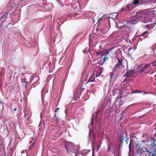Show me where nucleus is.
<instances>
[{
	"instance_id": "nucleus-24",
	"label": "nucleus",
	"mask_w": 156,
	"mask_h": 156,
	"mask_svg": "<svg viewBox=\"0 0 156 156\" xmlns=\"http://www.w3.org/2000/svg\"><path fill=\"white\" fill-rule=\"evenodd\" d=\"M59 110V108H57V109L56 110V111H55V112L56 111H57V110Z\"/></svg>"
},
{
	"instance_id": "nucleus-25",
	"label": "nucleus",
	"mask_w": 156,
	"mask_h": 156,
	"mask_svg": "<svg viewBox=\"0 0 156 156\" xmlns=\"http://www.w3.org/2000/svg\"><path fill=\"white\" fill-rule=\"evenodd\" d=\"M147 94V93H144V92H143V94Z\"/></svg>"
},
{
	"instance_id": "nucleus-6",
	"label": "nucleus",
	"mask_w": 156,
	"mask_h": 156,
	"mask_svg": "<svg viewBox=\"0 0 156 156\" xmlns=\"http://www.w3.org/2000/svg\"><path fill=\"white\" fill-rule=\"evenodd\" d=\"M117 60L118 61V63L116 64V66L114 67V68L113 69V73H114L116 70L119 71L120 69H121L123 68V66L121 62L119 60V58H118Z\"/></svg>"
},
{
	"instance_id": "nucleus-4",
	"label": "nucleus",
	"mask_w": 156,
	"mask_h": 156,
	"mask_svg": "<svg viewBox=\"0 0 156 156\" xmlns=\"http://www.w3.org/2000/svg\"><path fill=\"white\" fill-rule=\"evenodd\" d=\"M108 54V52L105 51L97 52V55L98 57L101 58V60L102 64H103L105 61L108 59V58L107 56Z\"/></svg>"
},
{
	"instance_id": "nucleus-30",
	"label": "nucleus",
	"mask_w": 156,
	"mask_h": 156,
	"mask_svg": "<svg viewBox=\"0 0 156 156\" xmlns=\"http://www.w3.org/2000/svg\"><path fill=\"white\" fill-rule=\"evenodd\" d=\"M125 80H124V82H125Z\"/></svg>"
},
{
	"instance_id": "nucleus-21",
	"label": "nucleus",
	"mask_w": 156,
	"mask_h": 156,
	"mask_svg": "<svg viewBox=\"0 0 156 156\" xmlns=\"http://www.w3.org/2000/svg\"><path fill=\"white\" fill-rule=\"evenodd\" d=\"M125 10V9H124V8H122L121 10V11H120V12H122V11H123L124 10Z\"/></svg>"
},
{
	"instance_id": "nucleus-18",
	"label": "nucleus",
	"mask_w": 156,
	"mask_h": 156,
	"mask_svg": "<svg viewBox=\"0 0 156 156\" xmlns=\"http://www.w3.org/2000/svg\"><path fill=\"white\" fill-rule=\"evenodd\" d=\"M34 145V143H33L29 147V149H30Z\"/></svg>"
},
{
	"instance_id": "nucleus-27",
	"label": "nucleus",
	"mask_w": 156,
	"mask_h": 156,
	"mask_svg": "<svg viewBox=\"0 0 156 156\" xmlns=\"http://www.w3.org/2000/svg\"><path fill=\"white\" fill-rule=\"evenodd\" d=\"M16 108H15L14 109V111H16Z\"/></svg>"
},
{
	"instance_id": "nucleus-23",
	"label": "nucleus",
	"mask_w": 156,
	"mask_h": 156,
	"mask_svg": "<svg viewBox=\"0 0 156 156\" xmlns=\"http://www.w3.org/2000/svg\"><path fill=\"white\" fill-rule=\"evenodd\" d=\"M24 152H25V151L24 150L22 151H21V153L22 154H23V153H24Z\"/></svg>"
},
{
	"instance_id": "nucleus-9",
	"label": "nucleus",
	"mask_w": 156,
	"mask_h": 156,
	"mask_svg": "<svg viewBox=\"0 0 156 156\" xmlns=\"http://www.w3.org/2000/svg\"><path fill=\"white\" fill-rule=\"evenodd\" d=\"M111 16V17H110L109 18L115 20L117 18V14L116 13H114L112 14Z\"/></svg>"
},
{
	"instance_id": "nucleus-22",
	"label": "nucleus",
	"mask_w": 156,
	"mask_h": 156,
	"mask_svg": "<svg viewBox=\"0 0 156 156\" xmlns=\"http://www.w3.org/2000/svg\"><path fill=\"white\" fill-rule=\"evenodd\" d=\"M150 156H155V153H153Z\"/></svg>"
},
{
	"instance_id": "nucleus-10",
	"label": "nucleus",
	"mask_w": 156,
	"mask_h": 156,
	"mask_svg": "<svg viewBox=\"0 0 156 156\" xmlns=\"http://www.w3.org/2000/svg\"><path fill=\"white\" fill-rule=\"evenodd\" d=\"M47 92H48V91L47 90L46 88H44L42 90V91H41V99L42 100L43 96V94L44 93H46Z\"/></svg>"
},
{
	"instance_id": "nucleus-19",
	"label": "nucleus",
	"mask_w": 156,
	"mask_h": 156,
	"mask_svg": "<svg viewBox=\"0 0 156 156\" xmlns=\"http://www.w3.org/2000/svg\"><path fill=\"white\" fill-rule=\"evenodd\" d=\"M102 18H100L99 20H98V22L99 23H100V21L102 20Z\"/></svg>"
},
{
	"instance_id": "nucleus-5",
	"label": "nucleus",
	"mask_w": 156,
	"mask_h": 156,
	"mask_svg": "<svg viewBox=\"0 0 156 156\" xmlns=\"http://www.w3.org/2000/svg\"><path fill=\"white\" fill-rule=\"evenodd\" d=\"M65 147L67 152H73L74 151V149L75 148V146L72 142H68L65 144Z\"/></svg>"
},
{
	"instance_id": "nucleus-8",
	"label": "nucleus",
	"mask_w": 156,
	"mask_h": 156,
	"mask_svg": "<svg viewBox=\"0 0 156 156\" xmlns=\"http://www.w3.org/2000/svg\"><path fill=\"white\" fill-rule=\"evenodd\" d=\"M145 2V0H134L133 3L134 5L141 4Z\"/></svg>"
},
{
	"instance_id": "nucleus-29",
	"label": "nucleus",
	"mask_w": 156,
	"mask_h": 156,
	"mask_svg": "<svg viewBox=\"0 0 156 156\" xmlns=\"http://www.w3.org/2000/svg\"><path fill=\"white\" fill-rule=\"evenodd\" d=\"M126 50H124V51H126Z\"/></svg>"
},
{
	"instance_id": "nucleus-14",
	"label": "nucleus",
	"mask_w": 156,
	"mask_h": 156,
	"mask_svg": "<svg viewBox=\"0 0 156 156\" xmlns=\"http://www.w3.org/2000/svg\"><path fill=\"white\" fill-rule=\"evenodd\" d=\"M8 13H7L5 15H3V16H2L1 17V19L3 18V19H5L7 17V14Z\"/></svg>"
},
{
	"instance_id": "nucleus-15",
	"label": "nucleus",
	"mask_w": 156,
	"mask_h": 156,
	"mask_svg": "<svg viewBox=\"0 0 156 156\" xmlns=\"http://www.w3.org/2000/svg\"><path fill=\"white\" fill-rule=\"evenodd\" d=\"M54 117H55L56 119L58 121V119H59V118H58V116L56 115V113H55L54 115Z\"/></svg>"
},
{
	"instance_id": "nucleus-26",
	"label": "nucleus",
	"mask_w": 156,
	"mask_h": 156,
	"mask_svg": "<svg viewBox=\"0 0 156 156\" xmlns=\"http://www.w3.org/2000/svg\"><path fill=\"white\" fill-rule=\"evenodd\" d=\"M130 6V5H128L127 6V8H129V7Z\"/></svg>"
},
{
	"instance_id": "nucleus-12",
	"label": "nucleus",
	"mask_w": 156,
	"mask_h": 156,
	"mask_svg": "<svg viewBox=\"0 0 156 156\" xmlns=\"http://www.w3.org/2000/svg\"><path fill=\"white\" fill-rule=\"evenodd\" d=\"M152 51L153 52V55L154 56L156 55V46L152 48Z\"/></svg>"
},
{
	"instance_id": "nucleus-17",
	"label": "nucleus",
	"mask_w": 156,
	"mask_h": 156,
	"mask_svg": "<svg viewBox=\"0 0 156 156\" xmlns=\"http://www.w3.org/2000/svg\"><path fill=\"white\" fill-rule=\"evenodd\" d=\"M74 5H79V4L78 3L76 2L74 4L72 5V6L73 7V8H74Z\"/></svg>"
},
{
	"instance_id": "nucleus-20",
	"label": "nucleus",
	"mask_w": 156,
	"mask_h": 156,
	"mask_svg": "<svg viewBox=\"0 0 156 156\" xmlns=\"http://www.w3.org/2000/svg\"><path fill=\"white\" fill-rule=\"evenodd\" d=\"M140 92H140V91H138V90H136V91H135L133 93H140Z\"/></svg>"
},
{
	"instance_id": "nucleus-16",
	"label": "nucleus",
	"mask_w": 156,
	"mask_h": 156,
	"mask_svg": "<svg viewBox=\"0 0 156 156\" xmlns=\"http://www.w3.org/2000/svg\"><path fill=\"white\" fill-rule=\"evenodd\" d=\"M132 50V48H129V49H127V50H128V53L129 54V53H130V52H129V51H131V50ZM126 53H127V51H126Z\"/></svg>"
},
{
	"instance_id": "nucleus-3",
	"label": "nucleus",
	"mask_w": 156,
	"mask_h": 156,
	"mask_svg": "<svg viewBox=\"0 0 156 156\" xmlns=\"http://www.w3.org/2000/svg\"><path fill=\"white\" fill-rule=\"evenodd\" d=\"M136 19L130 21L128 23H131L133 24H136L140 19H141L142 22L145 23H148L149 21V19L146 15H145L143 11L137 12L136 13Z\"/></svg>"
},
{
	"instance_id": "nucleus-11",
	"label": "nucleus",
	"mask_w": 156,
	"mask_h": 156,
	"mask_svg": "<svg viewBox=\"0 0 156 156\" xmlns=\"http://www.w3.org/2000/svg\"><path fill=\"white\" fill-rule=\"evenodd\" d=\"M96 113H94L92 115V122H91V124L92 125V124L93 122L94 121V120L96 119Z\"/></svg>"
},
{
	"instance_id": "nucleus-1",
	"label": "nucleus",
	"mask_w": 156,
	"mask_h": 156,
	"mask_svg": "<svg viewBox=\"0 0 156 156\" xmlns=\"http://www.w3.org/2000/svg\"><path fill=\"white\" fill-rule=\"evenodd\" d=\"M156 62L148 64L145 66L141 65L138 66L135 68L134 70H129L125 75V76L127 77H131L134 74H140L143 72L148 73L150 70L154 68L156 65Z\"/></svg>"
},
{
	"instance_id": "nucleus-28",
	"label": "nucleus",
	"mask_w": 156,
	"mask_h": 156,
	"mask_svg": "<svg viewBox=\"0 0 156 156\" xmlns=\"http://www.w3.org/2000/svg\"><path fill=\"white\" fill-rule=\"evenodd\" d=\"M50 5L51 7L52 6V5L51 4H50Z\"/></svg>"
},
{
	"instance_id": "nucleus-2",
	"label": "nucleus",
	"mask_w": 156,
	"mask_h": 156,
	"mask_svg": "<svg viewBox=\"0 0 156 156\" xmlns=\"http://www.w3.org/2000/svg\"><path fill=\"white\" fill-rule=\"evenodd\" d=\"M101 73V72L99 70L98 73L89 72L87 69H85L83 71L82 74V78L83 80L86 81L87 80V82H93L94 81L95 75L96 77L99 76Z\"/></svg>"
},
{
	"instance_id": "nucleus-13",
	"label": "nucleus",
	"mask_w": 156,
	"mask_h": 156,
	"mask_svg": "<svg viewBox=\"0 0 156 156\" xmlns=\"http://www.w3.org/2000/svg\"><path fill=\"white\" fill-rule=\"evenodd\" d=\"M147 31H146L145 32L140 36V37H147L148 36L147 35H145L147 33Z\"/></svg>"
},
{
	"instance_id": "nucleus-7",
	"label": "nucleus",
	"mask_w": 156,
	"mask_h": 156,
	"mask_svg": "<svg viewBox=\"0 0 156 156\" xmlns=\"http://www.w3.org/2000/svg\"><path fill=\"white\" fill-rule=\"evenodd\" d=\"M88 151L86 150H83L80 153L78 152L76 153L75 154V156H85L86 153H88Z\"/></svg>"
}]
</instances>
